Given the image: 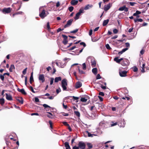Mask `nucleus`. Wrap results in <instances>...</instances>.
Listing matches in <instances>:
<instances>
[{"instance_id": "obj_1", "label": "nucleus", "mask_w": 149, "mask_h": 149, "mask_svg": "<svg viewBox=\"0 0 149 149\" xmlns=\"http://www.w3.org/2000/svg\"><path fill=\"white\" fill-rule=\"evenodd\" d=\"M42 8V7L39 8V16L42 19L44 18L49 14L47 11H45V9Z\"/></svg>"}, {"instance_id": "obj_2", "label": "nucleus", "mask_w": 149, "mask_h": 149, "mask_svg": "<svg viewBox=\"0 0 149 149\" xmlns=\"http://www.w3.org/2000/svg\"><path fill=\"white\" fill-rule=\"evenodd\" d=\"M68 85L67 80L66 79H63L61 81V86L63 91H67L66 86Z\"/></svg>"}, {"instance_id": "obj_3", "label": "nucleus", "mask_w": 149, "mask_h": 149, "mask_svg": "<svg viewBox=\"0 0 149 149\" xmlns=\"http://www.w3.org/2000/svg\"><path fill=\"white\" fill-rule=\"evenodd\" d=\"M84 13V10L82 8H80L79 10V12L76 13V14L75 16L74 17V19L75 20H77L79 18V16L81 14Z\"/></svg>"}, {"instance_id": "obj_4", "label": "nucleus", "mask_w": 149, "mask_h": 149, "mask_svg": "<svg viewBox=\"0 0 149 149\" xmlns=\"http://www.w3.org/2000/svg\"><path fill=\"white\" fill-rule=\"evenodd\" d=\"M11 9L10 7L4 8L3 9L2 12L4 14L8 13L11 12Z\"/></svg>"}, {"instance_id": "obj_5", "label": "nucleus", "mask_w": 149, "mask_h": 149, "mask_svg": "<svg viewBox=\"0 0 149 149\" xmlns=\"http://www.w3.org/2000/svg\"><path fill=\"white\" fill-rule=\"evenodd\" d=\"M78 147H79V148L85 149L86 147V145L84 142L80 141L78 143Z\"/></svg>"}, {"instance_id": "obj_6", "label": "nucleus", "mask_w": 149, "mask_h": 149, "mask_svg": "<svg viewBox=\"0 0 149 149\" xmlns=\"http://www.w3.org/2000/svg\"><path fill=\"white\" fill-rule=\"evenodd\" d=\"M123 61L121 62V65L123 66L128 65L129 64V61L126 58H124Z\"/></svg>"}, {"instance_id": "obj_7", "label": "nucleus", "mask_w": 149, "mask_h": 149, "mask_svg": "<svg viewBox=\"0 0 149 149\" xmlns=\"http://www.w3.org/2000/svg\"><path fill=\"white\" fill-rule=\"evenodd\" d=\"M62 36L64 38L63 43L64 45H66L68 42V36L63 34L62 35Z\"/></svg>"}, {"instance_id": "obj_8", "label": "nucleus", "mask_w": 149, "mask_h": 149, "mask_svg": "<svg viewBox=\"0 0 149 149\" xmlns=\"http://www.w3.org/2000/svg\"><path fill=\"white\" fill-rule=\"evenodd\" d=\"M73 21V19H70L68 20L67 24L64 26V28L70 26L72 24Z\"/></svg>"}, {"instance_id": "obj_9", "label": "nucleus", "mask_w": 149, "mask_h": 149, "mask_svg": "<svg viewBox=\"0 0 149 149\" xmlns=\"http://www.w3.org/2000/svg\"><path fill=\"white\" fill-rule=\"evenodd\" d=\"M112 6V4L109 3V4L106 5L104 6V10L105 11H107Z\"/></svg>"}, {"instance_id": "obj_10", "label": "nucleus", "mask_w": 149, "mask_h": 149, "mask_svg": "<svg viewBox=\"0 0 149 149\" xmlns=\"http://www.w3.org/2000/svg\"><path fill=\"white\" fill-rule=\"evenodd\" d=\"M127 72L126 71H121L120 70L119 71L120 75L121 77H124L127 76Z\"/></svg>"}, {"instance_id": "obj_11", "label": "nucleus", "mask_w": 149, "mask_h": 149, "mask_svg": "<svg viewBox=\"0 0 149 149\" xmlns=\"http://www.w3.org/2000/svg\"><path fill=\"white\" fill-rule=\"evenodd\" d=\"M39 80L41 81L42 83L44 82L45 81V78L44 75L43 74H40L39 77Z\"/></svg>"}, {"instance_id": "obj_12", "label": "nucleus", "mask_w": 149, "mask_h": 149, "mask_svg": "<svg viewBox=\"0 0 149 149\" xmlns=\"http://www.w3.org/2000/svg\"><path fill=\"white\" fill-rule=\"evenodd\" d=\"M82 85V83L80 81H77L75 84V88L76 89L79 88Z\"/></svg>"}, {"instance_id": "obj_13", "label": "nucleus", "mask_w": 149, "mask_h": 149, "mask_svg": "<svg viewBox=\"0 0 149 149\" xmlns=\"http://www.w3.org/2000/svg\"><path fill=\"white\" fill-rule=\"evenodd\" d=\"M118 10L120 11H123L124 10L125 12H127L128 10V8L126 7L125 6H124L118 9Z\"/></svg>"}, {"instance_id": "obj_14", "label": "nucleus", "mask_w": 149, "mask_h": 149, "mask_svg": "<svg viewBox=\"0 0 149 149\" xmlns=\"http://www.w3.org/2000/svg\"><path fill=\"white\" fill-rule=\"evenodd\" d=\"M16 100L21 104H22L24 102V100L22 97H18L16 98Z\"/></svg>"}, {"instance_id": "obj_15", "label": "nucleus", "mask_w": 149, "mask_h": 149, "mask_svg": "<svg viewBox=\"0 0 149 149\" xmlns=\"http://www.w3.org/2000/svg\"><path fill=\"white\" fill-rule=\"evenodd\" d=\"M6 99L8 100H13L12 96L10 94L6 93Z\"/></svg>"}, {"instance_id": "obj_16", "label": "nucleus", "mask_w": 149, "mask_h": 149, "mask_svg": "<svg viewBox=\"0 0 149 149\" xmlns=\"http://www.w3.org/2000/svg\"><path fill=\"white\" fill-rule=\"evenodd\" d=\"M78 1L77 0H72L70 1V4L72 6H75L77 4Z\"/></svg>"}, {"instance_id": "obj_17", "label": "nucleus", "mask_w": 149, "mask_h": 149, "mask_svg": "<svg viewBox=\"0 0 149 149\" xmlns=\"http://www.w3.org/2000/svg\"><path fill=\"white\" fill-rule=\"evenodd\" d=\"M17 90L19 92H21V93L24 95H26V93L25 92L23 88L20 89L18 88L17 89Z\"/></svg>"}, {"instance_id": "obj_18", "label": "nucleus", "mask_w": 149, "mask_h": 149, "mask_svg": "<svg viewBox=\"0 0 149 149\" xmlns=\"http://www.w3.org/2000/svg\"><path fill=\"white\" fill-rule=\"evenodd\" d=\"M93 7V5L92 4H88L84 7V9L85 10H87Z\"/></svg>"}, {"instance_id": "obj_19", "label": "nucleus", "mask_w": 149, "mask_h": 149, "mask_svg": "<svg viewBox=\"0 0 149 149\" xmlns=\"http://www.w3.org/2000/svg\"><path fill=\"white\" fill-rule=\"evenodd\" d=\"M91 63L92 67H94L95 66L96 62L94 59H91Z\"/></svg>"}, {"instance_id": "obj_20", "label": "nucleus", "mask_w": 149, "mask_h": 149, "mask_svg": "<svg viewBox=\"0 0 149 149\" xmlns=\"http://www.w3.org/2000/svg\"><path fill=\"white\" fill-rule=\"evenodd\" d=\"M47 113L49 114L47 115V116L49 118L52 119L54 118V116L51 113L49 112H47Z\"/></svg>"}, {"instance_id": "obj_21", "label": "nucleus", "mask_w": 149, "mask_h": 149, "mask_svg": "<svg viewBox=\"0 0 149 149\" xmlns=\"http://www.w3.org/2000/svg\"><path fill=\"white\" fill-rule=\"evenodd\" d=\"M123 58H121L120 59H118V57H116L114 58V60L116 63H119L121 61L123 60Z\"/></svg>"}, {"instance_id": "obj_22", "label": "nucleus", "mask_w": 149, "mask_h": 149, "mask_svg": "<svg viewBox=\"0 0 149 149\" xmlns=\"http://www.w3.org/2000/svg\"><path fill=\"white\" fill-rule=\"evenodd\" d=\"M64 145L66 147V149H71L68 142H65L64 143Z\"/></svg>"}, {"instance_id": "obj_23", "label": "nucleus", "mask_w": 149, "mask_h": 149, "mask_svg": "<svg viewBox=\"0 0 149 149\" xmlns=\"http://www.w3.org/2000/svg\"><path fill=\"white\" fill-rule=\"evenodd\" d=\"M30 83L31 84H32L33 82L34 81L33 77V72L31 73V76L29 80Z\"/></svg>"}, {"instance_id": "obj_24", "label": "nucleus", "mask_w": 149, "mask_h": 149, "mask_svg": "<svg viewBox=\"0 0 149 149\" xmlns=\"http://www.w3.org/2000/svg\"><path fill=\"white\" fill-rule=\"evenodd\" d=\"M103 90H106V91L107 92V93H106L107 95L109 94L110 92V89L106 86H103Z\"/></svg>"}, {"instance_id": "obj_25", "label": "nucleus", "mask_w": 149, "mask_h": 149, "mask_svg": "<svg viewBox=\"0 0 149 149\" xmlns=\"http://www.w3.org/2000/svg\"><path fill=\"white\" fill-rule=\"evenodd\" d=\"M61 80V78L60 77H56L54 79V82L56 83L57 82Z\"/></svg>"}, {"instance_id": "obj_26", "label": "nucleus", "mask_w": 149, "mask_h": 149, "mask_svg": "<svg viewBox=\"0 0 149 149\" xmlns=\"http://www.w3.org/2000/svg\"><path fill=\"white\" fill-rule=\"evenodd\" d=\"M92 72L95 75H96L97 73V68H94L92 70Z\"/></svg>"}, {"instance_id": "obj_27", "label": "nucleus", "mask_w": 149, "mask_h": 149, "mask_svg": "<svg viewBox=\"0 0 149 149\" xmlns=\"http://www.w3.org/2000/svg\"><path fill=\"white\" fill-rule=\"evenodd\" d=\"M74 113L77 117H80V114L79 112L78 111H74Z\"/></svg>"}, {"instance_id": "obj_28", "label": "nucleus", "mask_w": 149, "mask_h": 149, "mask_svg": "<svg viewBox=\"0 0 149 149\" xmlns=\"http://www.w3.org/2000/svg\"><path fill=\"white\" fill-rule=\"evenodd\" d=\"M15 69L14 65H11L10 68L9 69V70L10 72H13V70Z\"/></svg>"}, {"instance_id": "obj_29", "label": "nucleus", "mask_w": 149, "mask_h": 149, "mask_svg": "<svg viewBox=\"0 0 149 149\" xmlns=\"http://www.w3.org/2000/svg\"><path fill=\"white\" fill-rule=\"evenodd\" d=\"M5 101L4 99L3 98L0 99V104L2 105L3 106L4 104Z\"/></svg>"}, {"instance_id": "obj_30", "label": "nucleus", "mask_w": 149, "mask_h": 149, "mask_svg": "<svg viewBox=\"0 0 149 149\" xmlns=\"http://www.w3.org/2000/svg\"><path fill=\"white\" fill-rule=\"evenodd\" d=\"M109 19H107V20H104L103 22V26H105L109 22Z\"/></svg>"}, {"instance_id": "obj_31", "label": "nucleus", "mask_w": 149, "mask_h": 149, "mask_svg": "<svg viewBox=\"0 0 149 149\" xmlns=\"http://www.w3.org/2000/svg\"><path fill=\"white\" fill-rule=\"evenodd\" d=\"M98 98L100 100V102L102 101V97L100 96H95L94 97V99H95L96 98Z\"/></svg>"}, {"instance_id": "obj_32", "label": "nucleus", "mask_w": 149, "mask_h": 149, "mask_svg": "<svg viewBox=\"0 0 149 149\" xmlns=\"http://www.w3.org/2000/svg\"><path fill=\"white\" fill-rule=\"evenodd\" d=\"M86 133H88V137H92L94 136L95 135L94 134H91L90 132H89L88 131H86Z\"/></svg>"}, {"instance_id": "obj_33", "label": "nucleus", "mask_w": 149, "mask_h": 149, "mask_svg": "<svg viewBox=\"0 0 149 149\" xmlns=\"http://www.w3.org/2000/svg\"><path fill=\"white\" fill-rule=\"evenodd\" d=\"M134 21L135 22H136L137 21L139 22H142L143 21V19H134Z\"/></svg>"}, {"instance_id": "obj_34", "label": "nucleus", "mask_w": 149, "mask_h": 149, "mask_svg": "<svg viewBox=\"0 0 149 149\" xmlns=\"http://www.w3.org/2000/svg\"><path fill=\"white\" fill-rule=\"evenodd\" d=\"M141 13V12L138 10H137L135 13L133 14V16H136L138 15H139Z\"/></svg>"}, {"instance_id": "obj_35", "label": "nucleus", "mask_w": 149, "mask_h": 149, "mask_svg": "<svg viewBox=\"0 0 149 149\" xmlns=\"http://www.w3.org/2000/svg\"><path fill=\"white\" fill-rule=\"evenodd\" d=\"M87 99L85 98L82 97L81 98L80 100L81 102H86L87 101Z\"/></svg>"}, {"instance_id": "obj_36", "label": "nucleus", "mask_w": 149, "mask_h": 149, "mask_svg": "<svg viewBox=\"0 0 149 149\" xmlns=\"http://www.w3.org/2000/svg\"><path fill=\"white\" fill-rule=\"evenodd\" d=\"M22 12H17L16 13H14L13 15V17H14L15 15H16L21 14H22Z\"/></svg>"}, {"instance_id": "obj_37", "label": "nucleus", "mask_w": 149, "mask_h": 149, "mask_svg": "<svg viewBox=\"0 0 149 149\" xmlns=\"http://www.w3.org/2000/svg\"><path fill=\"white\" fill-rule=\"evenodd\" d=\"M74 9V7L73 6H71L69 7L68 8V9L70 12H72Z\"/></svg>"}, {"instance_id": "obj_38", "label": "nucleus", "mask_w": 149, "mask_h": 149, "mask_svg": "<svg viewBox=\"0 0 149 149\" xmlns=\"http://www.w3.org/2000/svg\"><path fill=\"white\" fill-rule=\"evenodd\" d=\"M79 70V72L81 74H84L85 73V72L84 71H82V70H81L79 68V67H78Z\"/></svg>"}, {"instance_id": "obj_39", "label": "nucleus", "mask_w": 149, "mask_h": 149, "mask_svg": "<svg viewBox=\"0 0 149 149\" xmlns=\"http://www.w3.org/2000/svg\"><path fill=\"white\" fill-rule=\"evenodd\" d=\"M82 68L84 70H86V65L85 63H84L82 64Z\"/></svg>"}, {"instance_id": "obj_40", "label": "nucleus", "mask_w": 149, "mask_h": 149, "mask_svg": "<svg viewBox=\"0 0 149 149\" xmlns=\"http://www.w3.org/2000/svg\"><path fill=\"white\" fill-rule=\"evenodd\" d=\"M5 75H3H3L1 74L0 75V78L2 81H3L4 79V76Z\"/></svg>"}, {"instance_id": "obj_41", "label": "nucleus", "mask_w": 149, "mask_h": 149, "mask_svg": "<svg viewBox=\"0 0 149 149\" xmlns=\"http://www.w3.org/2000/svg\"><path fill=\"white\" fill-rule=\"evenodd\" d=\"M78 29H76L75 30H74L73 31H71L70 32V33H75L78 31Z\"/></svg>"}, {"instance_id": "obj_42", "label": "nucleus", "mask_w": 149, "mask_h": 149, "mask_svg": "<svg viewBox=\"0 0 149 149\" xmlns=\"http://www.w3.org/2000/svg\"><path fill=\"white\" fill-rule=\"evenodd\" d=\"M47 27L48 30L50 29V26H49V22H48L47 23Z\"/></svg>"}, {"instance_id": "obj_43", "label": "nucleus", "mask_w": 149, "mask_h": 149, "mask_svg": "<svg viewBox=\"0 0 149 149\" xmlns=\"http://www.w3.org/2000/svg\"><path fill=\"white\" fill-rule=\"evenodd\" d=\"M133 71L135 72L137 71L138 68L136 66H134L133 68Z\"/></svg>"}, {"instance_id": "obj_44", "label": "nucleus", "mask_w": 149, "mask_h": 149, "mask_svg": "<svg viewBox=\"0 0 149 149\" xmlns=\"http://www.w3.org/2000/svg\"><path fill=\"white\" fill-rule=\"evenodd\" d=\"M122 122L123 123V125H122L121 123H119V124H118L119 126L120 127H125V124L124 123V122L122 121Z\"/></svg>"}, {"instance_id": "obj_45", "label": "nucleus", "mask_w": 149, "mask_h": 149, "mask_svg": "<svg viewBox=\"0 0 149 149\" xmlns=\"http://www.w3.org/2000/svg\"><path fill=\"white\" fill-rule=\"evenodd\" d=\"M43 106L44 107H45V109L47 108L48 107V108H51V107L48 105L46 104H44L43 105Z\"/></svg>"}, {"instance_id": "obj_46", "label": "nucleus", "mask_w": 149, "mask_h": 149, "mask_svg": "<svg viewBox=\"0 0 149 149\" xmlns=\"http://www.w3.org/2000/svg\"><path fill=\"white\" fill-rule=\"evenodd\" d=\"M117 125V123H114L112 121L111 122V126L112 127V126H115V125Z\"/></svg>"}, {"instance_id": "obj_47", "label": "nucleus", "mask_w": 149, "mask_h": 149, "mask_svg": "<svg viewBox=\"0 0 149 149\" xmlns=\"http://www.w3.org/2000/svg\"><path fill=\"white\" fill-rule=\"evenodd\" d=\"M27 68H25L22 71V73L23 74L25 75L26 74V70Z\"/></svg>"}, {"instance_id": "obj_48", "label": "nucleus", "mask_w": 149, "mask_h": 149, "mask_svg": "<svg viewBox=\"0 0 149 149\" xmlns=\"http://www.w3.org/2000/svg\"><path fill=\"white\" fill-rule=\"evenodd\" d=\"M62 123L64 125H65V126H69V124L66 122H63Z\"/></svg>"}, {"instance_id": "obj_49", "label": "nucleus", "mask_w": 149, "mask_h": 149, "mask_svg": "<svg viewBox=\"0 0 149 149\" xmlns=\"http://www.w3.org/2000/svg\"><path fill=\"white\" fill-rule=\"evenodd\" d=\"M118 32V31L116 29H115L113 30V32L115 34L117 33Z\"/></svg>"}, {"instance_id": "obj_50", "label": "nucleus", "mask_w": 149, "mask_h": 149, "mask_svg": "<svg viewBox=\"0 0 149 149\" xmlns=\"http://www.w3.org/2000/svg\"><path fill=\"white\" fill-rule=\"evenodd\" d=\"M87 146L89 148H91L93 147V145L90 143L87 144Z\"/></svg>"}, {"instance_id": "obj_51", "label": "nucleus", "mask_w": 149, "mask_h": 149, "mask_svg": "<svg viewBox=\"0 0 149 149\" xmlns=\"http://www.w3.org/2000/svg\"><path fill=\"white\" fill-rule=\"evenodd\" d=\"M54 79L53 78H51V80L50 81V84L52 85L53 83V81H54Z\"/></svg>"}, {"instance_id": "obj_52", "label": "nucleus", "mask_w": 149, "mask_h": 149, "mask_svg": "<svg viewBox=\"0 0 149 149\" xmlns=\"http://www.w3.org/2000/svg\"><path fill=\"white\" fill-rule=\"evenodd\" d=\"M30 90H31V91L33 93H35V92L33 90V87L32 86H30Z\"/></svg>"}, {"instance_id": "obj_53", "label": "nucleus", "mask_w": 149, "mask_h": 149, "mask_svg": "<svg viewBox=\"0 0 149 149\" xmlns=\"http://www.w3.org/2000/svg\"><path fill=\"white\" fill-rule=\"evenodd\" d=\"M101 77L99 74H97V75L96 77V79H99L101 78Z\"/></svg>"}, {"instance_id": "obj_54", "label": "nucleus", "mask_w": 149, "mask_h": 149, "mask_svg": "<svg viewBox=\"0 0 149 149\" xmlns=\"http://www.w3.org/2000/svg\"><path fill=\"white\" fill-rule=\"evenodd\" d=\"M95 107L94 106H91L90 108V110L91 111H92L94 109H95Z\"/></svg>"}, {"instance_id": "obj_55", "label": "nucleus", "mask_w": 149, "mask_h": 149, "mask_svg": "<svg viewBox=\"0 0 149 149\" xmlns=\"http://www.w3.org/2000/svg\"><path fill=\"white\" fill-rule=\"evenodd\" d=\"M35 101L36 102H39V99L37 97H35Z\"/></svg>"}, {"instance_id": "obj_56", "label": "nucleus", "mask_w": 149, "mask_h": 149, "mask_svg": "<svg viewBox=\"0 0 149 149\" xmlns=\"http://www.w3.org/2000/svg\"><path fill=\"white\" fill-rule=\"evenodd\" d=\"M80 45H83L84 47H85L86 46V45L85 43L83 42H81L80 43Z\"/></svg>"}, {"instance_id": "obj_57", "label": "nucleus", "mask_w": 149, "mask_h": 149, "mask_svg": "<svg viewBox=\"0 0 149 149\" xmlns=\"http://www.w3.org/2000/svg\"><path fill=\"white\" fill-rule=\"evenodd\" d=\"M72 97L73 99H74V100H77L79 99V97H76L75 96H73L72 97Z\"/></svg>"}, {"instance_id": "obj_58", "label": "nucleus", "mask_w": 149, "mask_h": 149, "mask_svg": "<svg viewBox=\"0 0 149 149\" xmlns=\"http://www.w3.org/2000/svg\"><path fill=\"white\" fill-rule=\"evenodd\" d=\"M130 4L132 6H134V5L136 3L135 2H129Z\"/></svg>"}, {"instance_id": "obj_59", "label": "nucleus", "mask_w": 149, "mask_h": 149, "mask_svg": "<svg viewBox=\"0 0 149 149\" xmlns=\"http://www.w3.org/2000/svg\"><path fill=\"white\" fill-rule=\"evenodd\" d=\"M106 47L107 49H111V48L108 44H107L106 45Z\"/></svg>"}, {"instance_id": "obj_60", "label": "nucleus", "mask_w": 149, "mask_h": 149, "mask_svg": "<svg viewBox=\"0 0 149 149\" xmlns=\"http://www.w3.org/2000/svg\"><path fill=\"white\" fill-rule=\"evenodd\" d=\"M67 127H68V128L69 130V131L70 132H71L72 131V130L71 127L69 125V126H68Z\"/></svg>"}, {"instance_id": "obj_61", "label": "nucleus", "mask_w": 149, "mask_h": 149, "mask_svg": "<svg viewBox=\"0 0 149 149\" xmlns=\"http://www.w3.org/2000/svg\"><path fill=\"white\" fill-rule=\"evenodd\" d=\"M48 30V31L51 33L52 35H53L55 33V32H54L52 31H51L50 29L49 30Z\"/></svg>"}, {"instance_id": "obj_62", "label": "nucleus", "mask_w": 149, "mask_h": 149, "mask_svg": "<svg viewBox=\"0 0 149 149\" xmlns=\"http://www.w3.org/2000/svg\"><path fill=\"white\" fill-rule=\"evenodd\" d=\"M53 71L52 73V74H54L55 72L56 71V70L55 68L54 67V66H53Z\"/></svg>"}, {"instance_id": "obj_63", "label": "nucleus", "mask_w": 149, "mask_h": 149, "mask_svg": "<svg viewBox=\"0 0 149 149\" xmlns=\"http://www.w3.org/2000/svg\"><path fill=\"white\" fill-rule=\"evenodd\" d=\"M61 91V89L60 88H59L58 89H57L56 90V92L57 94L58 93Z\"/></svg>"}, {"instance_id": "obj_64", "label": "nucleus", "mask_w": 149, "mask_h": 149, "mask_svg": "<svg viewBox=\"0 0 149 149\" xmlns=\"http://www.w3.org/2000/svg\"><path fill=\"white\" fill-rule=\"evenodd\" d=\"M73 149H79V147L75 146L73 147Z\"/></svg>"}]
</instances>
